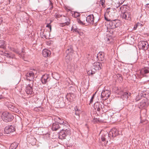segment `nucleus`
<instances>
[{"mask_svg": "<svg viewBox=\"0 0 149 149\" xmlns=\"http://www.w3.org/2000/svg\"><path fill=\"white\" fill-rule=\"evenodd\" d=\"M12 114L7 112H4L2 114L1 118L5 121H10L13 119Z\"/></svg>", "mask_w": 149, "mask_h": 149, "instance_id": "f257e3e1", "label": "nucleus"}, {"mask_svg": "<svg viewBox=\"0 0 149 149\" xmlns=\"http://www.w3.org/2000/svg\"><path fill=\"white\" fill-rule=\"evenodd\" d=\"M65 127L63 129L59 132V138L61 139H64L67 135L69 134L70 133V131L69 129H67Z\"/></svg>", "mask_w": 149, "mask_h": 149, "instance_id": "f03ea898", "label": "nucleus"}, {"mask_svg": "<svg viewBox=\"0 0 149 149\" xmlns=\"http://www.w3.org/2000/svg\"><path fill=\"white\" fill-rule=\"evenodd\" d=\"M36 71L33 70V71H30L28 72L26 74V78L27 80L30 81V83H31V81H33V80L34 78V74H36Z\"/></svg>", "mask_w": 149, "mask_h": 149, "instance_id": "7ed1b4c3", "label": "nucleus"}, {"mask_svg": "<svg viewBox=\"0 0 149 149\" xmlns=\"http://www.w3.org/2000/svg\"><path fill=\"white\" fill-rule=\"evenodd\" d=\"M118 26L117 25V23L115 20H113L112 21L110 22L108 24L107 28L108 29H110V30H109V31L111 32L112 31V33H113V29H114ZM110 33H111L110 32Z\"/></svg>", "mask_w": 149, "mask_h": 149, "instance_id": "20e7f679", "label": "nucleus"}, {"mask_svg": "<svg viewBox=\"0 0 149 149\" xmlns=\"http://www.w3.org/2000/svg\"><path fill=\"white\" fill-rule=\"evenodd\" d=\"M33 81H31V83H30L26 87L25 91L26 93L28 94H32L33 93L32 87L33 86Z\"/></svg>", "mask_w": 149, "mask_h": 149, "instance_id": "39448f33", "label": "nucleus"}, {"mask_svg": "<svg viewBox=\"0 0 149 149\" xmlns=\"http://www.w3.org/2000/svg\"><path fill=\"white\" fill-rule=\"evenodd\" d=\"M139 46L140 48L146 50L148 48V44L146 41H141L139 43Z\"/></svg>", "mask_w": 149, "mask_h": 149, "instance_id": "423d86ee", "label": "nucleus"}, {"mask_svg": "<svg viewBox=\"0 0 149 149\" xmlns=\"http://www.w3.org/2000/svg\"><path fill=\"white\" fill-rule=\"evenodd\" d=\"M84 19L86 21V25L93 24V23L94 17L93 15L88 16L86 17H84Z\"/></svg>", "mask_w": 149, "mask_h": 149, "instance_id": "0eeeda50", "label": "nucleus"}, {"mask_svg": "<svg viewBox=\"0 0 149 149\" xmlns=\"http://www.w3.org/2000/svg\"><path fill=\"white\" fill-rule=\"evenodd\" d=\"M121 16L123 19L128 20H131V15L130 12L126 11L122 13L121 15Z\"/></svg>", "mask_w": 149, "mask_h": 149, "instance_id": "6e6552de", "label": "nucleus"}, {"mask_svg": "<svg viewBox=\"0 0 149 149\" xmlns=\"http://www.w3.org/2000/svg\"><path fill=\"white\" fill-rule=\"evenodd\" d=\"M110 92L108 90L103 91L101 94V97L104 100H106L110 96Z\"/></svg>", "mask_w": 149, "mask_h": 149, "instance_id": "1a4fd4ad", "label": "nucleus"}, {"mask_svg": "<svg viewBox=\"0 0 149 149\" xmlns=\"http://www.w3.org/2000/svg\"><path fill=\"white\" fill-rule=\"evenodd\" d=\"M149 105V102L147 100V99L145 98L140 102L139 106L140 108H143L146 107Z\"/></svg>", "mask_w": 149, "mask_h": 149, "instance_id": "9d476101", "label": "nucleus"}, {"mask_svg": "<svg viewBox=\"0 0 149 149\" xmlns=\"http://www.w3.org/2000/svg\"><path fill=\"white\" fill-rule=\"evenodd\" d=\"M15 130V128L12 125L8 126L5 128L4 132L6 134H9L14 132Z\"/></svg>", "mask_w": 149, "mask_h": 149, "instance_id": "9b49d317", "label": "nucleus"}, {"mask_svg": "<svg viewBox=\"0 0 149 149\" xmlns=\"http://www.w3.org/2000/svg\"><path fill=\"white\" fill-rule=\"evenodd\" d=\"M119 134L118 130L115 128L112 129L109 133V137H115Z\"/></svg>", "mask_w": 149, "mask_h": 149, "instance_id": "f8f14e48", "label": "nucleus"}, {"mask_svg": "<svg viewBox=\"0 0 149 149\" xmlns=\"http://www.w3.org/2000/svg\"><path fill=\"white\" fill-rule=\"evenodd\" d=\"M50 77L49 74H45L41 78V81L42 84H45L49 81Z\"/></svg>", "mask_w": 149, "mask_h": 149, "instance_id": "ddd939ff", "label": "nucleus"}, {"mask_svg": "<svg viewBox=\"0 0 149 149\" xmlns=\"http://www.w3.org/2000/svg\"><path fill=\"white\" fill-rule=\"evenodd\" d=\"M102 64L98 62H95L93 65V68L95 70H99L101 68Z\"/></svg>", "mask_w": 149, "mask_h": 149, "instance_id": "4468645a", "label": "nucleus"}, {"mask_svg": "<svg viewBox=\"0 0 149 149\" xmlns=\"http://www.w3.org/2000/svg\"><path fill=\"white\" fill-rule=\"evenodd\" d=\"M56 120L61 125L64 126V127H66L68 125V123L63 120H61L60 118L57 117L56 118Z\"/></svg>", "mask_w": 149, "mask_h": 149, "instance_id": "2eb2a0df", "label": "nucleus"}, {"mask_svg": "<svg viewBox=\"0 0 149 149\" xmlns=\"http://www.w3.org/2000/svg\"><path fill=\"white\" fill-rule=\"evenodd\" d=\"M139 73L142 77L145 76V74L149 73V70L146 68H143L140 70L138 72V73Z\"/></svg>", "mask_w": 149, "mask_h": 149, "instance_id": "dca6fc26", "label": "nucleus"}, {"mask_svg": "<svg viewBox=\"0 0 149 149\" xmlns=\"http://www.w3.org/2000/svg\"><path fill=\"white\" fill-rule=\"evenodd\" d=\"M51 54V52L46 49H44L42 52V54L45 57H47L50 56Z\"/></svg>", "mask_w": 149, "mask_h": 149, "instance_id": "f3484780", "label": "nucleus"}, {"mask_svg": "<svg viewBox=\"0 0 149 149\" xmlns=\"http://www.w3.org/2000/svg\"><path fill=\"white\" fill-rule=\"evenodd\" d=\"M97 57L98 59L101 61H102L104 58V54L102 52H99L97 54Z\"/></svg>", "mask_w": 149, "mask_h": 149, "instance_id": "a211bd4d", "label": "nucleus"}, {"mask_svg": "<svg viewBox=\"0 0 149 149\" xmlns=\"http://www.w3.org/2000/svg\"><path fill=\"white\" fill-rule=\"evenodd\" d=\"M60 128L58 124L56 123L53 124L52 126V129L53 131H56Z\"/></svg>", "mask_w": 149, "mask_h": 149, "instance_id": "6ab92c4d", "label": "nucleus"}, {"mask_svg": "<svg viewBox=\"0 0 149 149\" xmlns=\"http://www.w3.org/2000/svg\"><path fill=\"white\" fill-rule=\"evenodd\" d=\"M65 22L64 23L61 24H60L61 26H64L65 25H68L70 24V19L68 17H65Z\"/></svg>", "mask_w": 149, "mask_h": 149, "instance_id": "aec40b11", "label": "nucleus"}, {"mask_svg": "<svg viewBox=\"0 0 149 149\" xmlns=\"http://www.w3.org/2000/svg\"><path fill=\"white\" fill-rule=\"evenodd\" d=\"M94 108L95 110H96L98 111H100V110L99 103L98 102H96L94 104Z\"/></svg>", "mask_w": 149, "mask_h": 149, "instance_id": "412c9836", "label": "nucleus"}, {"mask_svg": "<svg viewBox=\"0 0 149 149\" xmlns=\"http://www.w3.org/2000/svg\"><path fill=\"white\" fill-rule=\"evenodd\" d=\"M111 8H108L106 10V13L104 14V17L105 19L107 21H109V19H108L106 17V16H107L109 14V12H110Z\"/></svg>", "mask_w": 149, "mask_h": 149, "instance_id": "4be33fe9", "label": "nucleus"}, {"mask_svg": "<svg viewBox=\"0 0 149 149\" xmlns=\"http://www.w3.org/2000/svg\"><path fill=\"white\" fill-rule=\"evenodd\" d=\"M17 143L16 142H14L11 144L10 148L12 149H15L17 148Z\"/></svg>", "mask_w": 149, "mask_h": 149, "instance_id": "5701e85b", "label": "nucleus"}, {"mask_svg": "<svg viewBox=\"0 0 149 149\" xmlns=\"http://www.w3.org/2000/svg\"><path fill=\"white\" fill-rule=\"evenodd\" d=\"M79 29L76 28L75 26H73L72 27L71 31L74 32H78Z\"/></svg>", "mask_w": 149, "mask_h": 149, "instance_id": "b1692460", "label": "nucleus"}, {"mask_svg": "<svg viewBox=\"0 0 149 149\" xmlns=\"http://www.w3.org/2000/svg\"><path fill=\"white\" fill-rule=\"evenodd\" d=\"M78 22L79 24H80L83 25H86V21L85 20H84V21H81V19H78Z\"/></svg>", "mask_w": 149, "mask_h": 149, "instance_id": "393cba45", "label": "nucleus"}, {"mask_svg": "<svg viewBox=\"0 0 149 149\" xmlns=\"http://www.w3.org/2000/svg\"><path fill=\"white\" fill-rule=\"evenodd\" d=\"M130 93H128L127 92H125L123 94V95L124 96H125L126 97V99H127L129 96H130Z\"/></svg>", "mask_w": 149, "mask_h": 149, "instance_id": "a878e982", "label": "nucleus"}, {"mask_svg": "<svg viewBox=\"0 0 149 149\" xmlns=\"http://www.w3.org/2000/svg\"><path fill=\"white\" fill-rule=\"evenodd\" d=\"M81 113V111L79 110L78 109H77V110H75V114L76 115L78 116V118H79V115Z\"/></svg>", "mask_w": 149, "mask_h": 149, "instance_id": "bb28decb", "label": "nucleus"}, {"mask_svg": "<svg viewBox=\"0 0 149 149\" xmlns=\"http://www.w3.org/2000/svg\"><path fill=\"white\" fill-rule=\"evenodd\" d=\"M52 21L51 20H50V22L48 23L47 22H46V24H47V25L46 26V27H48L50 29V31H51V26L50 25V24L51 23Z\"/></svg>", "mask_w": 149, "mask_h": 149, "instance_id": "cd10ccee", "label": "nucleus"}, {"mask_svg": "<svg viewBox=\"0 0 149 149\" xmlns=\"http://www.w3.org/2000/svg\"><path fill=\"white\" fill-rule=\"evenodd\" d=\"M80 15V13L77 12H74V14L73 15V16L75 17H77L79 16Z\"/></svg>", "mask_w": 149, "mask_h": 149, "instance_id": "c85d7f7f", "label": "nucleus"}, {"mask_svg": "<svg viewBox=\"0 0 149 149\" xmlns=\"http://www.w3.org/2000/svg\"><path fill=\"white\" fill-rule=\"evenodd\" d=\"M77 33L80 35V36H82L83 35V33L82 32L81 30L79 29Z\"/></svg>", "mask_w": 149, "mask_h": 149, "instance_id": "c756f323", "label": "nucleus"}, {"mask_svg": "<svg viewBox=\"0 0 149 149\" xmlns=\"http://www.w3.org/2000/svg\"><path fill=\"white\" fill-rule=\"evenodd\" d=\"M95 71H93L92 70H90L88 71V74H93L95 73Z\"/></svg>", "mask_w": 149, "mask_h": 149, "instance_id": "7c9ffc66", "label": "nucleus"}, {"mask_svg": "<svg viewBox=\"0 0 149 149\" xmlns=\"http://www.w3.org/2000/svg\"><path fill=\"white\" fill-rule=\"evenodd\" d=\"M112 41V39L111 38H109L107 39V43H110V42H111Z\"/></svg>", "mask_w": 149, "mask_h": 149, "instance_id": "2f4dec72", "label": "nucleus"}, {"mask_svg": "<svg viewBox=\"0 0 149 149\" xmlns=\"http://www.w3.org/2000/svg\"><path fill=\"white\" fill-rule=\"evenodd\" d=\"M141 97V95H138L136 97V100L137 101L139 100L140 99Z\"/></svg>", "mask_w": 149, "mask_h": 149, "instance_id": "473e14b6", "label": "nucleus"}, {"mask_svg": "<svg viewBox=\"0 0 149 149\" xmlns=\"http://www.w3.org/2000/svg\"><path fill=\"white\" fill-rule=\"evenodd\" d=\"M95 94H94L93 95L92 97H91V99L90 100V104L91 103L93 102V100L94 98V96H95Z\"/></svg>", "mask_w": 149, "mask_h": 149, "instance_id": "72a5a7b5", "label": "nucleus"}, {"mask_svg": "<svg viewBox=\"0 0 149 149\" xmlns=\"http://www.w3.org/2000/svg\"><path fill=\"white\" fill-rule=\"evenodd\" d=\"M101 139L102 141H105L106 139L104 136H102L101 137Z\"/></svg>", "mask_w": 149, "mask_h": 149, "instance_id": "f704fd0d", "label": "nucleus"}, {"mask_svg": "<svg viewBox=\"0 0 149 149\" xmlns=\"http://www.w3.org/2000/svg\"><path fill=\"white\" fill-rule=\"evenodd\" d=\"M104 3L105 2H101V4L102 6L104 8L105 6Z\"/></svg>", "mask_w": 149, "mask_h": 149, "instance_id": "c9c22d12", "label": "nucleus"}, {"mask_svg": "<svg viewBox=\"0 0 149 149\" xmlns=\"http://www.w3.org/2000/svg\"><path fill=\"white\" fill-rule=\"evenodd\" d=\"M3 97L2 95H0V99H3Z\"/></svg>", "mask_w": 149, "mask_h": 149, "instance_id": "e433bc0d", "label": "nucleus"}, {"mask_svg": "<svg viewBox=\"0 0 149 149\" xmlns=\"http://www.w3.org/2000/svg\"><path fill=\"white\" fill-rule=\"evenodd\" d=\"M140 24L139 23H137V24H136V26H139L140 25Z\"/></svg>", "mask_w": 149, "mask_h": 149, "instance_id": "4c0bfd02", "label": "nucleus"}, {"mask_svg": "<svg viewBox=\"0 0 149 149\" xmlns=\"http://www.w3.org/2000/svg\"><path fill=\"white\" fill-rule=\"evenodd\" d=\"M100 2H105V0H100Z\"/></svg>", "mask_w": 149, "mask_h": 149, "instance_id": "58836bf2", "label": "nucleus"}, {"mask_svg": "<svg viewBox=\"0 0 149 149\" xmlns=\"http://www.w3.org/2000/svg\"><path fill=\"white\" fill-rule=\"evenodd\" d=\"M146 5H147V7L149 8V4L148 3V4H146Z\"/></svg>", "mask_w": 149, "mask_h": 149, "instance_id": "ea45409f", "label": "nucleus"}, {"mask_svg": "<svg viewBox=\"0 0 149 149\" xmlns=\"http://www.w3.org/2000/svg\"><path fill=\"white\" fill-rule=\"evenodd\" d=\"M137 27V26H134V29H136Z\"/></svg>", "mask_w": 149, "mask_h": 149, "instance_id": "a19ab883", "label": "nucleus"}, {"mask_svg": "<svg viewBox=\"0 0 149 149\" xmlns=\"http://www.w3.org/2000/svg\"><path fill=\"white\" fill-rule=\"evenodd\" d=\"M81 21H84V20H85V19H84V18H82L81 19Z\"/></svg>", "mask_w": 149, "mask_h": 149, "instance_id": "79ce46f5", "label": "nucleus"}, {"mask_svg": "<svg viewBox=\"0 0 149 149\" xmlns=\"http://www.w3.org/2000/svg\"><path fill=\"white\" fill-rule=\"evenodd\" d=\"M107 142H108V141H107V142H106V143L104 144V145H105V146H106V144L107 143Z\"/></svg>", "mask_w": 149, "mask_h": 149, "instance_id": "37998d69", "label": "nucleus"}, {"mask_svg": "<svg viewBox=\"0 0 149 149\" xmlns=\"http://www.w3.org/2000/svg\"><path fill=\"white\" fill-rule=\"evenodd\" d=\"M0 20L1 21L2 20L1 19H0Z\"/></svg>", "mask_w": 149, "mask_h": 149, "instance_id": "c03bdc74", "label": "nucleus"}]
</instances>
